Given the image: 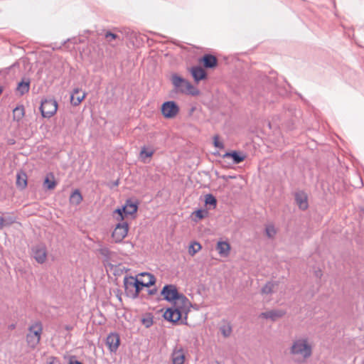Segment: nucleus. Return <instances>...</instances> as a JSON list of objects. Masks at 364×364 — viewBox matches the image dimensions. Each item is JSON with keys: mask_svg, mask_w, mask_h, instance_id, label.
<instances>
[{"mask_svg": "<svg viewBox=\"0 0 364 364\" xmlns=\"http://www.w3.org/2000/svg\"><path fill=\"white\" fill-rule=\"evenodd\" d=\"M139 206V201L136 199L128 198L125 203L116 208L112 213L114 218L117 221H124L128 216L136 217Z\"/></svg>", "mask_w": 364, "mask_h": 364, "instance_id": "obj_1", "label": "nucleus"}, {"mask_svg": "<svg viewBox=\"0 0 364 364\" xmlns=\"http://www.w3.org/2000/svg\"><path fill=\"white\" fill-rule=\"evenodd\" d=\"M124 287L126 295L136 299L145 287L144 281L139 279L138 276L126 275L124 277Z\"/></svg>", "mask_w": 364, "mask_h": 364, "instance_id": "obj_2", "label": "nucleus"}, {"mask_svg": "<svg viewBox=\"0 0 364 364\" xmlns=\"http://www.w3.org/2000/svg\"><path fill=\"white\" fill-rule=\"evenodd\" d=\"M160 293L165 301L173 304H176L177 301H179L182 304H190L188 299L182 293H180L174 284H165Z\"/></svg>", "mask_w": 364, "mask_h": 364, "instance_id": "obj_3", "label": "nucleus"}, {"mask_svg": "<svg viewBox=\"0 0 364 364\" xmlns=\"http://www.w3.org/2000/svg\"><path fill=\"white\" fill-rule=\"evenodd\" d=\"M290 353L291 355H300L304 359L309 358L312 355V346L309 343L306 338L296 339L292 342Z\"/></svg>", "mask_w": 364, "mask_h": 364, "instance_id": "obj_4", "label": "nucleus"}, {"mask_svg": "<svg viewBox=\"0 0 364 364\" xmlns=\"http://www.w3.org/2000/svg\"><path fill=\"white\" fill-rule=\"evenodd\" d=\"M43 327L40 322L29 326L28 333L26 335V342L31 348H35L39 343Z\"/></svg>", "mask_w": 364, "mask_h": 364, "instance_id": "obj_5", "label": "nucleus"}, {"mask_svg": "<svg viewBox=\"0 0 364 364\" xmlns=\"http://www.w3.org/2000/svg\"><path fill=\"white\" fill-rule=\"evenodd\" d=\"M39 109L43 117L50 118L58 110V102L53 98L42 100Z\"/></svg>", "mask_w": 364, "mask_h": 364, "instance_id": "obj_6", "label": "nucleus"}, {"mask_svg": "<svg viewBox=\"0 0 364 364\" xmlns=\"http://www.w3.org/2000/svg\"><path fill=\"white\" fill-rule=\"evenodd\" d=\"M129 229L127 221H119L112 233V237L115 243H120L127 235Z\"/></svg>", "mask_w": 364, "mask_h": 364, "instance_id": "obj_7", "label": "nucleus"}, {"mask_svg": "<svg viewBox=\"0 0 364 364\" xmlns=\"http://www.w3.org/2000/svg\"><path fill=\"white\" fill-rule=\"evenodd\" d=\"M161 111L166 119H173L178 114L180 108L175 101L169 100L161 105Z\"/></svg>", "mask_w": 364, "mask_h": 364, "instance_id": "obj_8", "label": "nucleus"}, {"mask_svg": "<svg viewBox=\"0 0 364 364\" xmlns=\"http://www.w3.org/2000/svg\"><path fill=\"white\" fill-rule=\"evenodd\" d=\"M191 304H182L181 303V305H176L173 304L174 307V311H176L174 314L176 315L175 317V321L176 324H178L180 323L181 324L187 325V318H188V314L189 312V309L188 308V306H191Z\"/></svg>", "mask_w": 364, "mask_h": 364, "instance_id": "obj_9", "label": "nucleus"}, {"mask_svg": "<svg viewBox=\"0 0 364 364\" xmlns=\"http://www.w3.org/2000/svg\"><path fill=\"white\" fill-rule=\"evenodd\" d=\"M32 257L38 264H43L47 259V248L45 244L38 243L31 247Z\"/></svg>", "mask_w": 364, "mask_h": 364, "instance_id": "obj_10", "label": "nucleus"}, {"mask_svg": "<svg viewBox=\"0 0 364 364\" xmlns=\"http://www.w3.org/2000/svg\"><path fill=\"white\" fill-rule=\"evenodd\" d=\"M120 337L117 333H110L106 338V345L111 353L117 352L120 345Z\"/></svg>", "mask_w": 364, "mask_h": 364, "instance_id": "obj_11", "label": "nucleus"}, {"mask_svg": "<svg viewBox=\"0 0 364 364\" xmlns=\"http://www.w3.org/2000/svg\"><path fill=\"white\" fill-rule=\"evenodd\" d=\"M246 154L241 151L232 150L222 155L223 159H231L234 164H239L246 159Z\"/></svg>", "mask_w": 364, "mask_h": 364, "instance_id": "obj_12", "label": "nucleus"}, {"mask_svg": "<svg viewBox=\"0 0 364 364\" xmlns=\"http://www.w3.org/2000/svg\"><path fill=\"white\" fill-rule=\"evenodd\" d=\"M294 196L295 203L300 210H305L308 208V196L304 191H296Z\"/></svg>", "mask_w": 364, "mask_h": 364, "instance_id": "obj_13", "label": "nucleus"}, {"mask_svg": "<svg viewBox=\"0 0 364 364\" xmlns=\"http://www.w3.org/2000/svg\"><path fill=\"white\" fill-rule=\"evenodd\" d=\"M171 82L178 92L184 93L186 92V83L188 80L176 73L171 75Z\"/></svg>", "mask_w": 364, "mask_h": 364, "instance_id": "obj_14", "label": "nucleus"}, {"mask_svg": "<svg viewBox=\"0 0 364 364\" xmlns=\"http://www.w3.org/2000/svg\"><path fill=\"white\" fill-rule=\"evenodd\" d=\"M200 62L207 69H213L216 68L218 64L217 58L210 53L204 54L200 58Z\"/></svg>", "mask_w": 364, "mask_h": 364, "instance_id": "obj_15", "label": "nucleus"}, {"mask_svg": "<svg viewBox=\"0 0 364 364\" xmlns=\"http://www.w3.org/2000/svg\"><path fill=\"white\" fill-rule=\"evenodd\" d=\"M287 311L283 309H272L262 312L260 314V317L266 319H270L272 321H275L277 319L283 317L286 314Z\"/></svg>", "mask_w": 364, "mask_h": 364, "instance_id": "obj_16", "label": "nucleus"}, {"mask_svg": "<svg viewBox=\"0 0 364 364\" xmlns=\"http://www.w3.org/2000/svg\"><path fill=\"white\" fill-rule=\"evenodd\" d=\"M190 73L194 81L197 83L206 79L208 76L205 71L200 65L193 66L190 70Z\"/></svg>", "mask_w": 364, "mask_h": 364, "instance_id": "obj_17", "label": "nucleus"}, {"mask_svg": "<svg viewBox=\"0 0 364 364\" xmlns=\"http://www.w3.org/2000/svg\"><path fill=\"white\" fill-rule=\"evenodd\" d=\"M31 85V80L28 77H23L21 81L17 83V86L16 88V93L23 96L25 94L28 93L30 90Z\"/></svg>", "mask_w": 364, "mask_h": 364, "instance_id": "obj_18", "label": "nucleus"}, {"mask_svg": "<svg viewBox=\"0 0 364 364\" xmlns=\"http://www.w3.org/2000/svg\"><path fill=\"white\" fill-rule=\"evenodd\" d=\"M80 91L81 90L79 87H75L70 93V103L75 107L78 106L87 96L85 92H83L80 95H78Z\"/></svg>", "mask_w": 364, "mask_h": 364, "instance_id": "obj_19", "label": "nucleus"}, {"mask_svg": "<svg viewBox=\"0 0 364 364\" xmlns=\"http://www.w3.org/2000/svg\"><path fill=\"white\" fill-rule=\"evenodd\" d=\"M209 215V212L208 208H198L196 210H194L192 214V220L195 223L198 222L199 220H201L205 218H207Z\"/></svg>", "mask_w": 364, "mask_h": 364, "instance_id": "obj_20", "label": "nucleus"}, {"mask_svg": "<svg viewBox=\"0 0 364 364\" xmlns=\"http://www.w3.org/2000/svg\"><path fill=\"white\" fill-rule=\"evenodd\" d=\"M216 250L221 256H228L230 251V245L226 241H218L216 245Z\"/></svg>", "mask_w": 364, "mask_h": 364, "instance_id": "obj_21", "label": "nucleus"}, {"mask_svg": "<svg viewBox=\"0 0 364 364\" xmlns=\"http://www.w3.org/2000/svg\"><path fill=\"white\" fill-rule=\"evenodd\" d=\"M56 186L57 182L55 180L53 173H48L43 181V187L47 190L51 191L53 190Z\"/></svg>", "mask_w": 364, "mask_h": 364, "instance_id": "obj_22", "label": "nucleus"}, {"mask_svg": "<svg viewBox=\"0 0 364 364\" xmlns=\"http://www.w3.org/2000/svg\"><path fill=\"white\" fill-rule=\"evenodd\" d=\"M70 203L73 205H79L83 200V197L79 189H75L70 196Z\"/></svg>", "mask_w": 364, "mask_h": 364, "instance_id": "obj_23", "label": "nucleus"}, {"mask_svg": "<svg viewBox=\"0 0 364 364\" xmlns=\"http://www.w3.org/2000/svg\"><path fill=\"white\" fill-rule=\"evenodd\" d=\"M16 183V186L20 190H23L26 188V186L28 185V181H27V175L26 174V173H24L23 171L17 173Z\"/></svg>", "mask_w": 364, "mask_h": 364, "instance_id": "obj_24", "label": "nucleus"}, {"mask_svg": "<svg viewBox=\"0 0 364 364\" xmlns=\"http://www.w3.org/2000/svg\"><path fill=\"white\" fill-rule=\"evenodd\" d=\"M173 364H183L185 361V355L182 349L177 350L175 348L172 353Z\"/></svg>", "mask_w": 364, "mask_h": 364, "instance_id": "obj_25", "label": "nucleus"}, {"mask_svg": "<svg viewBox=\"0 0 364 364\" xmlns=\"http://www.w3.org/2000/svg\"><path fill=\"white\" fill-rule=\"evenodd\" d=\"M218 200L215 196L212 193H208L205 196L204 205L208 209H215Z\"/></svg>", "mask_w": 364, "mask_h": 364, "instance_id": "obj_26", "label": "nucleus"}, {"mask_svg": "<svg viewBox=\"0 0 364 364\" xmlns=\"http://www.w3.org/2000/svg\"><path fill=\"white\" fill-rule=\"evenodd\" d=\"M155 151L152 149H149L146 146L141 147L139 152V159L144 163L147 162V159L151 158L154 154Z\"/></svg>", "mask_w": 364, "mask_h": 364, "instance_id": "obj_27", "label": "nucleus"}, {"mask_svg": "<svg viewBox=\"0 0 364 364\" xmlns=\"http://www.w3.org/2000/svg\"><path fill=\"white\" fill-rule=\"evenodd\" d=\"M99 253L103 257V263L105 264L112 259V257L114 255V252H112L108 247H103L98 250Z\"/></svg>", "mask_w": 364, "mask_h": 364, "instance_id": "obj_28", "label": "nucleus"}, {"mask_svg": "<svg viewBox=\"0 0 364 364\" xmlns=\"http://www.w3.org/2000/svg\"><path fill=\"white\" fill-rule=\"evenodd\" d=\"M106 41L112 46H114V41H121L122 39L119 35L112 32L109 30L105 31L104 34Z\"/></svg>", "mask_w": 364, "mask_h": 364, "instance_id": "obj_29", "label": "nucleus"}, {"mask_svg": "<svg viewBox=\"0 0 364 364\" xmlns=\"http://www.w3.org/2000/svg\"><path fill=\"white\" fill-rule=\"evenodd\" d=\"M25 115V109L23 105H17L13 109V118L14 120L19 122Z\"/></svg>", "mask_w": 364, "mask_h": 364, "instance_id": "obj_30", "label": "nucleus"}, {"mask_svg": "<svg viewBox=\"0 0 364 364\" xmlns=\"http://www.w3.org/2000/svg\"><path fill=\"white\" fill-rule=\"evenodd\" d=\"M175 312L176 311H174V307L173 306L171 307L167 308L166 309L165 312L163 314L162 316L166 321L171 322L173 324H176V321H175L176 315L174 314Z\"/></svg>", "mask_w": 364, "mask_h": 364, "instance_id": "obj_31", "label": "nucleus"}, {"mask_svg": "<svg viewBox=\"0 0 364 364\" xmlns=\"http://www.w3.org/2000/svg\"><path fill=\"white\" fill-rule=\"evenodd\" d=\"M4 227L10 226L16 222V217L14 214L4 213L1 217Z\"/></svg>", "mask_w": 364, "mask_h": 364, "instance_id": "obj_32", "label": "nucleus"}, {"mask_svg": "<svg viewBox=\"0 0 364 364\" xmlns=\"http://www.w3.org/2000/svg\"><path fill=\"white\" fill-rule=\"evenodd\" d=\"M153 314L151 313H147L141 318V322L146 328H149L153 325Z\"/></svg>", "mask_w": 364, "mask_h": 364, "instance_id": "obj_33", "label": "nucleus"}, {"mask_svg": "<svg viewBox=\"0 0 364 364\" xmlns=\"http://www.w3.org/2000/svg\"><path fill=\"white\" fill-rule=\"evenodd\" d=\"M201 248H202V246H201V245L199 242H198L196 241H193L189 245L188 253L191 256H193L197 252H198L201 250Z\"/></svg>", "mask_w": 364, "mask_h": 364, "instance_id": "obj_34", "label": "nucleus"}, {"mask_svg": "<svg viewBox=\"0 0 364 364\" xmlns=\"http://www.w3.org/2000/svg\"><path fill=\"white\" fill-rule=\"evenodd\" d=\"M265 234L269 239H272L277 234V230L273 224H267L265 225Z\"/></svg>", "mask_w": 364, "mask_h": 364, "instance_id": "obj_35", "label": "nucleus"}, {"mask_svg": "<svg viewBox=\"0 0 364 364\" xmlns=\"http://www.w3.org/2000/svg\"><path fill=\"white\" fill-rule=\"evenodd\" d=\"M184 93H187L192 96H197L200 94V91L198 88H196L188 81L186 83V92Z\"/></svg>", "mask_w": 364, "mask_h": 364, "instance_id": "obj_36", "label": "nucleus"}, {"mask_svg": "<svg viewBox=\"0 0 364 364\" xmlns=\"http://www.w3.org/2000/svg\"><path fill=\"white\" fill-rule=\"evenodd\" d=\"M285 82H287V87L289 88V90L287 89V87H279V86H277V92H278V94L282 97H284V96H287L289 92H291L293 87L291 85L290 83H289L288 82H287L285 80Z\"/></svg>", "mask_w": 364, "mask_h": 364, "instance_id": "obj_37", "label": "nucleus"}, {"mask_svg": "<svg viewBox=\"0 0 364 364\" xmlns=\"http://www.w3.org/2000/svg\"><path fill=\"white\" fill-rule=\"evenodd\" d=\"M232 326L230 323L223 325L220 327V331L225 338L229 337L232 333Z\"/></svg>", "mask_w": 364, "mask_h": 364, "instance_id": "obj_38", "label": "nucleus"}, {"mask_svg": "<svg viewBox=\"0 0 364 364\" xmlns=\"http://www.w3.org/2000/svg\"><path fill=\"white\" fill-rule=\"evenodd\" d=\"M274 284L272 282H268L262 288L261 291L264 294H271L273 292Z\"/></svg>", "mask_w": 364, "mask_h": 364, "instance_id": "obj_39", "label": "nucleus"}, {"mask_svg": "<svg viewBox=\"0 0 364 364\" xmlns=\"http://www.w3.org/2000/svg\"><path fill=\"white\" fill-rule=\"evenodd\" d=\"M149 279L147 282H144V284H145V287H151V286H154L155 285L156 282V279L155 277V276L151 274H150L149 277H148Z\"/></svg>", "mask_w": 364, "mask_h": 364, "instance_id": "obj_40", "label": "nucleus"}, {"mask_svg": "<svg viewBox=\"0 0 364 364\" xmlns=\"http://www.w3.org/2000/svg\"><path fill=\"white\" fill-rule=\"evenodd\" d=\"M213 145L215 147L223 149L224 148L223 143L219 139V136L218 135H215L213 137Z\"/></svg>", "mask_w": 364, "mask_h": 364, "instance_id": "obj_41", "label": "nucleus"}, {"mask_svg": "<svg viewBox=\"0 0 364 364\" xmlns=\"http://www.w3.org/2000/svg\"><path fill=\"white\" fill-rule=\"evenodd\" d=\"M68 364H83L81 361L78 360L75 355L69 356Z\"/></svg>", "mask_w": 364, "mask_h": 364, "instance_id": "obj_42", "label": "nucleus"}, {"mask_svg": "<svg viewBox=\"0 0 364 364\" xmlns=\"http://www.w3.org/2000/svg\"><path fill=\"white\" fill-rule=\"evenodd\" d=\"M19 67H20V62L18 60H16L11 65H10L9 67L6 68L5 70L6 71V73H8L9 72V70H11L12 69H15L16 68H19Z\"/></svg>", "mask_w": 364, "mask_h": 364, "instance_id": "obj_43", "label": "nucleus"}, {"mask_svg": "<svg viewBox=\"0 0 364 364\" xmlns=\"http://www.w3.org/2000/svg\"><path fill=\"white\" fill-rule=\"evenodd\" d=\"M67 42H72L74 44H77L81 43V40L77 38H68L63 42V45H65Z\"/></svg>", "mask_w": 364, "mask_h": 364, "instance_id": "obj_44", "label": "nucleus"}, {"mask_svg": "<svg viewBox=\"0 0 364 364\" xmlns=\"http://www.w3.org/2000/svg\"><path fill=\"white\" fill-rule=\"evenodd\" d=\"M157 292V288L156 287H154L153 289H148V294L149 295H154L156 294Z\"/></svg>", "mask_w": 364, "mask_h": 364, "instance_id": "obj_45", "label": "nucleus"}, {"mask_svg": "<svg viewBox=\"0 0 364 364\" xmlns=\"http://www.w3.org/2000/svg\"><path fill=\"white\" fill-rule=\"evenodd\" d=\"M150 274H151V273L147 272H143L139 273L136 276H138V277H149Z\"/></svg>", "mask_w": 364, "mask_h": 364, "instance_id": "obj_46", "label": "nucleus"}, {"mask_svg": "<svg viewBox=\"0 0 364 364\" xmlns=\"http://www.w3.org/2000/svg\"><path fill=\"white\" fill-rule=\"evenodd\" d=\"M315 273L317 277H321L322 276L321 270L316 271Z\"/></svg>", "mask_w": 364, "mask_h": 364, "instance_id": "obj_47", "label": "nucleus"}, {"mask_svg": "<svg viewBox=\"0 0 364 364\" xmlns=\"http://www.w3.org/2000/svg\"><path fill=\"white\" fill-rule=\"evenodd\" d=\"M4 91V88L2 86H0V95H1V93L3 92Z\"/></svg>", "mask_w": 364, "mask_h": 364, "instance_id": "obj_48", "label": "nucleus"}, {"mask_svg": "<svg viewBox=\"0 0 364 364\" xmlns=\"http://www.w3.org/2000/svg\"><path fill=\"white\" fill-rule=\"evenodd\" d=\"M296 93L298 95V96H299L301 100H304V98H303L302 95H301L300 93H297V92H296Z\"/></svg>", "mask_w": 364, "mask_h": 364, "instance_id": "obj_49", "label": "nucleus"}, {"mask_svg": "<svg viewBox=\"0 0 364 364\" xmlns=\"http://www.w3.org/2000/svg\"><path fill=\"white\" fill-rule=\"evenodd\" d=\"M132 208H127V211H130V210H132Z\"/></svg>", "mask_w": 364, "mask_h": 364, "instance_id": "obj_50", "label": "nucleus"}, {"mask_svg": "<svg viewBox=\"0 0 364 364\" xmlns=\"http://www.w3.org/2000/svg\"><path fill=\"white\" fill-rule=\"evenodd\" d=\"M114 184H115L116 186H117V185H118V181H117L114 183Z\"/></svg>", "mask_w": 364, "mask_h": 364, "instance_id": "obj_51", "label": "nucleus"}, {"mask_svg": "<svg viewBox=\"0 0 364 364\" xmlns=\"http://www.w3.org/2000/svg\"><path fill=\"white\" fill-rule=\"evenodd\" d=\"M268 125H269V128H271V124H270V122H269Z\"/></svg>", "mask_w": 364, "mask_h": 364, "instance_id": "obj_52", "label": "nucleus"}, {"mask_svg": "<svg viewBox=\"0 0 364 364\" xmlns=\"http://www.w3.org/2000/svg\"><path fill=\"white\" fill-rule=\"evenodd\" d=\"M11 327L12 328H14L15 327V326H14V325H11Z\"/></svg>", "mask_w": 364, "mask_h": 364, "instance_id": "obj_53", "label": "nucleus"}, {"mask_svg": "<svg viewBox=\"0 0 364 364\" xmlns=\"http://www.w3.org/2000/svg\"><path fill=\"white\" fill-rule=\"evenodd\" d=\"M118 299H119L120 301L122 300V299H121V296H118Z\"/></svg>", "mask_w": 364, "mask_h": 364, "instance_id": "obj_54", "label": "nucleus"}]
</instances>
